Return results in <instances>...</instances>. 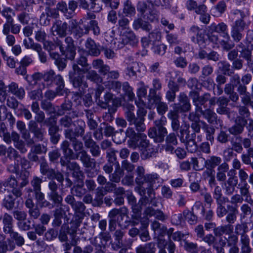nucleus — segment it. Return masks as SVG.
<instances>
[{
    "mask_svg": "<svg viewBox=\"0 0 253 253\" xmlns=\"http://www.w3.org/2000/svg\"><path fill=\"white\" fill-rule=\"evenodd\" d=\"M17 181L14 177H9L6 181L0 183V199L3 200V206L7 210L13 209L14 198L22 195L20 189L17 188Z\"/></svg>",
    "mask_w": 253,
    "mask_h": 253,
    "instance_id": "nucleus-1",
    "label": "nucleus"
},
{
    "mask_svg": "<svg viewBox=\"0 0 253 253\" xmlns=\"http://www.w3.org/2000/svg\"><path fill=\"white\" fill-rule=\"evenodd\" d=\"M186 9L199 15L200 21L204 24H208L211 20V15L208 13L207 6L203 3L198 4L195 0H187L185 3Z\"/></svg>",
    "mask_w": 253,
    "mask_h": 253,
    "instance_id": "nucleus-2",
    "label": "nucleus"
},
{
    "mask_svg": "<svg viewBox=\"0 0 253 253\" xmlns=\"http://www.w3.org/2000/svg\"><path fill=\"white\" fill-rule=\"evenodd\" d=\"M83 140L86 148L90 149V152L94 157H99L100 154L99 146L92 139L91 132H87L83 137Z\"/></svg>",
    "mask_w": 253,
    "mask_h": 253,
    "instance_id": "nucleus-3",
    "label": "nucleus"
},
{
    "mask_svg": "<svg viewBox=\"0 0 253 253\" xmlns=\"http://www.w3.org/2000/svg\"><path fill=\"white\" fill-rule=\"evenodd\" d=\"M90 68V67H89V68L81 69L77 65H76V64H74L73 65V69L75 72H77L78 73H87L86 76L87 79L95 83L102 82V78L95 71H89Z\"/></svg>",
    "mask_w": 253,
    "mask_h": 253,
    "instance_id": "nucleus-4",
    "label": "nucleus"
},
{
    "mask_svg": "<svg viewBox=\"0 0 253 253\" xmlns=\"http://www.w3.org/2000/svg\"><path fill=\"white\" fill-rule=\"evenodd\" d=\"M229 176L226 181H225L224 188L226 194L232 195L235 191L236 187L238 183L237 177L235 175L234 170H230L228 173Z\"/></svg>",
    "mask_w": 253,
    "mask_h": 253,
    "instance_id": "nucleus-5",
    "label": "nucleus"
},
{
    "mask_svg": "<svg viewBox=\"0 0 253 253\" xmlns=\"http://www.w3.org/2000/svg\"><path fill=\"white\" fill-rule=\"evenodd\" d=\"M48 187L49 189L48 196L50 200L55 204L61 205L63 198L58 192V186L56 183L53 180L50 181L48 184Z\"/></svg>",
    "mask_w": 253,
    "mask_h": 253,
    "instance_id": "nucleus-6",
    "label": "nucleus"
},
{
    "mask_svg": "<svg viewBox=\"0 0 253 253\" xmlns=\"http://www.w3.org/2000/svg\"><path fill=\"white\" fill-rule=\"evenodd\" d=\"M136 40V36L134 33L131 30H127L123 33L119 39L116 40L115 44L117 48H121L129 42H135Z\"/></svg>",
    "mask_w": 253,
    "mask_h": 253,
    "instance_id": "nucleus-7",
    "label": "nucleus"
},
{
    "mask_svg": "<svg viewBox=\"0 0 253 253\" xmlns=\"http://www.w3.org/2000/svg\"><path fill=\"white\" fill-rule=\"evenodd\" d=\"M147 111L143 107H139L137 112V117L134 123V126L137 131H144L146 127L144 124V117Z\"/></svg>",
    "mask_w": 253,
    "mask_h": 253,
    "instance_id": "nucleus-8",
    "label": "nucleus"
},
{
    "mask_svg": "<svg viewBox=\"0 0 253 253\" xmlns=\"http://www.w3.org/2000/svg\"><path fill=\"white\" fill-rule=\"evenodd\" d=\"M76 158H79L84 166L86 168L92 169L95 167L96 163L94 159H91L85 150L78 152Z\"/></svg>",
    "mask_w": 253,
    "mask_h": 253,
    "instance_id": "nucleus-9",
    "label": "nucleus"
},
{
    "mask_svg": "<svg viewBox=\"0 0 253 253\" xmlns=\"http://www.w3.org/2000/svg\"><path fill=\"white\" fill-rule=\"evenodd\" d=\"M247 124L246 119L241 117H238L236 120L235 124L229 128V131L234 135L240 134L243 132L244 128Z\"/></svg>",
    "mask_w": 253,
    "mask_h": 253,
    "instance_id": "nucleus-10",
    "label": "nucleus"
},
{
    "mask_svg": "<svg viewBox=\"0 0 253 253\" xmlns=\"http://www.w3.org/2000/svg\"><path fill=\"white\" fill-rule=\"evenodd\" d=\"M68 24L66 22L62 23L61 21L57 20L51 28V32L53 35H57L60 37H64L66 35Z\"/></svg>",
    "mask_w": 253,
    "mask_h": 253,
    "instance_id": "nucleus-11",
    "label": "nucleus"
},
{
    "mask_svg": "<svg viewBox=\"0 0 253 253\" xmlns=\"http://www.w3.org/2000/svg\"><path fill=\"white\" fill-rule=\"evenodd\" d=\"M178 109L180 112H187L191 109V104L187 96L184 93H180L178 97Z\"/></svg>",
    "mask_w": 253,
    "mask_h": 253,
    "instance_id": "nucleus-12",
    "label": "nucleus"
},
{
    "mask_svg": "<svg viewBox=\"0 0 253 253\" xmlns=\"http://www.w3.org/2000/svg\"><path fill=\"white\" fill-rule=\"evenodd\" d=\"M229 102V99L226 97L221 96L217 98V105L218 107L216 110V112L219 114H228L229 109L227 107V106Z\"/></svg>",
    "mask_w": 253,
    "mask_h": 253,
    "instance_id": "nucleus-13",
    "label": "nucleus"
},
{
    "mask_svg": "<svg viewBox=\"0 0 253 253\" xmlns=\"http://www.w3.org/2000/svg\"><path fill=\"white\" fill-rule=\"evenodd\" d=\"M8 91L18 98L22 99L24 98L25 94V90L23 87L19 86L17 83L12 82L8 85Z\"/></svg>",
    "mask_w": 253,
    "mask_h": 253,
    "instance_id": "nucleus-14",
    "label": "nucleus"
},
{
    "mask_svg": "<svg viewBox=\"0 0 253 253\" xmlns=\"http://www.w3.org/2000/svg\"><path fill=\"white\" fill-rule=\"evenodd\" d=\"M197 111L201 112L203 117L207 120L209 123L213 124L214 122H216L217 115L213 110L210 109H207L203 111L200 107H199L197 108Z\"/></svg>",
    "mask_w": 253,
    "mask_h": 253,
    "instance_id": "nucleus-15",
    "label": "nucleus"
},
{
    "mask_svg": "<svg viewBox=\"0 0 253 253\" xmlns=\"http://www.w3.org/2000/svg\"><path fill=\"white\" fill-rule=\"evenodd\" d=\"M200 160L205 162V165L204 167L207 169H212L218 166H219L222 161V159L220 157L215 156L210 157L207 160H205V159L203 158H201Z\"/></svg>",
    "mask_w": 253,
    "mask_h": 253,
    "instance_id": "nucleus-16",
    "label": "nucleus"
},
{
    "mask_svg": "<svg viewBox=\"0 0 253 253\" xmlns=\"http://www.w3.org/2000/svg\"><path fill=\"white\" fill-rule=\"evenodd\" d=\"M250 186L248 183H241L239 184V190L242 197L245 198V201L250 204H253V200L251 198L249 191Z\"/></svg>",
    "mask_w": 253,
    "mask_h": 253,
    "instance_id": "nucleus-17",
    "label": "nucleus"
},
{
    "mask_svg": "<svg viewBox=\"0 0 253 253\" xmlns=\"http://www.w3.org/2000/svg\"><path fill=\"white\" fill-rule=\"evenodd\" d=\"M229 170V166L226 163L220 165L217 169L216 178L218 181H225L226 179V173Z\"/></svg>",
    "mask_w": 253,
    "mask_h": 253,
    "instance_id": "nucleus-18",
    "label": "nucleus"
},
{
    "mask_svg": "<svg viewBox=\"0 0 253 253\" xmlns=\"http://www.w3.org/2000/svg\"><path fill=\"white\" fill-rule=\"evenodd\" d=\"M85 46L89 54L92 56H98L100 54V50L97 48L94 41L88 38L85 42Z\"/></svg>",
    "mask_w": 253,
    "mask_h": 253,
    "instance_id": "nucleus-19",
    "label": "nucleus"
},
{
    "mask_svg": "<svg viewBox=\"0 0 253 253\" xmlns=\"http://www.w3.org/2000/svg\"><path fill=\"white\" fill-rule=\"evenodd\" d=\"M61 149L63 151V153L65 157L67 159L70 160H73L75 159L74 153L70 148V143L67 140H64L62 142L61 144Z\"/></svg>",
    "mask_w": 253,
    "mask_h": 253,
    "instance_id": "nucleus-20",
    "label": "nucleus"
},
{
    "mask_svg": "<svg viewBox=\"0 0 253 253\" xmlns=\"http://www.w3.org/2000/svg\"><path fill=\"white\" fill-rule=\"evenodd\" d=\"M127 213V210L125 207L121 208L119 209H113L111 210L108 213L109 219L117 220V216L119 215L122 218L126 215Z\"/></svg>",
    "mask_w": 253,
    "mask_h": 253,
    "instance_id": "nucleus-21",
    "label": "nucleus"
},
{
    "mask_svg": "<svg viewBox=\"0 0 253 253\" xmlns=\"http://www.w3.org/2000/svg\"><path fill=\"white\" fill-rule=\"evenodd\" d=\"M84 182L79 181L78 183L75 185L71 189V193L77 197L82 198L86 193V189L84 187Z\"/></svg>",
    "mask_w": 253,
    "mask_h": 253,
    "instance_id": "nucleus-22",
    "label": "nucleus"
},
{
    "mask_svg": "<svg viewBox=\"0 0 253 253\" xmlns=\"http://www.w3.org/2000/svg\"><path fill=\"white\" fill-rule=\"evenodd\" d=\"M165 119V118L162 117L160 120L155 121V125L158 127V137L161 140L163 139L165 134L167 133V129L164 126L166 122Z\"/></svg>",
    "mask_w": 253,
    "mask_h": 253,
    "instance_id": "nucleus-23",
    "label": "nucleus"
},
{
    "mask_svg": "<svg viewBox=\"0 0 253 253\" xmlns=\"http://www.w3.org/2000/svg\"><path fill=\"white\" fill-rule=\"evenodd\" d=\"M116 166L114 172L110 175V180L113 182L118 183L121 180V177L123 175V170L121 169L119 163L115 162Z\"/></svg>",
    "mask_w": 253,
    "mask_h": 253,
    "instance_id": "nucleus-24",
    "label": "nucleus"
},
{
    "mask_svg": "<svg viewBox=\"0 0 253 253\" xmlns=\"http://www.w3.org/2000/svg\"><path fill=\"white\" fill-rule=\"evenodd\" d=\"M13 219L12 216L7 213H5L2 217L3 224V231L5 233L10 232L13 230Z\"/></svg>",
    "mask_w": 253,
    "mask_h": 253,
    "instance_id": "nucleus-25",
    "label": "nucleus"
},
{
    "mask_svg": "<svg viewBox=\"0 0 253 253\" xmlns=\"http://www.w3.org/2000/svg\"><path fill=\"white\" fill-rule=\"evenodd\" d=\"M140 72V65L136 62L129 64L126 69V74L130 77H136L137 73Z\"/></svg>",
    "mask_w": 253,
    "mask_h": 253,
    "instance_id": "nucleus-26",
    "label": "nucleus"
},
{
    "mask_svg": "<svg viewBox=\"0 0 253 253\" xmlns=\"http://www.w3.org/2000/svg\"><path fill=\"white\" fill-rule=\"evenodd\" d=\"M233 227L230 224H227L224 226H220L214 228V233L218 236H221L223 234H230L233 232Z\"/></svg>",
    "mask_w": 253,
    "mask_h": 253,
    "instance_id": "nucleus-27",
    "label": "nucleus"
},
{
    "mask_svg": "<svg viewBox=\"0 0 253 253\" xmlns=\"http://www.w3.org/2000/svg\"><path fill=\"white\" fill-rule=\"evenodd\" d=\"M57 44L60 46L61 52H63L65 50H67V49L75 47L74 44L73 40L70 37H66L65 39L64 43H62L59 40H57Z\"/></svg>",
    "mask_w": 253,
    "mask_h": 253,
    "instance_id": "nucleus-28",
    "label": "nucleus"
},
{
    "mask_svg": "<svg viewBox=\"0 0 253 253\" xmlns=\"http://www.w3.org/2000/svg\"><path fill=\"white\" fill-rule=\"evenodd\" d=\"M248 231V226L246 223L238 224L236 225L235 228V233L241 235L240 239H242V238H246L247 239H250L247 234Z\"/></svg>",
    "mask_w": 253,
    "mask_h": 253,
    "instance_id": "nucleus-29",
    "label": "nucleus"
},
{
    "mask_svg": "<svg viewBox=\"0 0 253 253\" xmlns=\"http://www.w3.org/2000/svg\"><path fill=\"white\" fill-rule=\"evenodd\" d=\"M133 27L135 30L141 28L148 32L150 31L151 29V25L141 18H138L134 21Z\"/></svg>",
    "mask_w": 253,
    "mask_h": 253,
    "instance_id": "nucleus-30",
    "label": "nucleus"
},
{
    "mask_svg": "<svg viewBox=\"0 0 253 253\" xmlns=\"http://www.w3.org/2000/svg\"><path fill=\"white\" fill-rule=\"evenodd\" d=\"M77 114L75 112H72L68 115L62 117L60 120V125L65 127H69L71 126L73 121L72 118L77 117Z\"/></svg>",
    "mask_w": 253,
    "mask_h": 253,
    "instance_id": "nucleus-31",
    "label": "nucleus"
},
{
    "mask_svg": "<svg viewBox=\"0 0 253 253\" xmlns=\"http://www.w3.org/2000/svg\"><path fill=\"white\" fill-rule=\"evenodd\" d=\"M136 177L135 182L137 184H144L146 178V174L145 175V169L142 166H138L136 169Z\"/></svg>",
    "mask_w": 253,
    "mask_h": 253,
    "instance_id": "nucleus-32",
    "label": "nucleus"
},
{
    "mask_svg": "<svg viewBox=\"0 0 253 253\" xmlns=\"http://www.w3.org/2000/svg\"><path fill=\"white\" fill-rule=\"evenodd\" d=\"M50 57L55 60V64L59 70H63L66 66V60L60 57L59 54L56 52L50 53Z\"/></svg>",
    "mask_w": 253,
    "mask_h": 253,
    "instance_id": "nucleus-33",
    "label": "nucleus"
},
{
    "mask_svg": "<svg viewBox=\"0 0 253 253\" xmlns=\"http://www.w3.org/2000/svg\"><path fill=\"white\" fill-rule=\"evenodd\" d=\"M72 108V103L71 101L65 100L60 107L56 106V114L58 115H63L66 112L71 110Z\"/></svg>",
    "mask_w": 253,
    "mask_h": 253,
    "instance_id": "nucleus-34",
    "label": "nucleus"
},
{
    "mask_svg": "<svg viewBox=\"0 0 253 253\" xmlns=\"http://www.w3.org/2000/svg\"><path fill=\"white\" fill-rule=\"evenodd\" d=\"M222 36L223 39L221 40L220 43L223 48L227 50L232 48L234 44L231 42L228 34L227 32L224 33Z\"/></svg>",
    "mask_w": 253,
    "mask_h": 253,
    "instance_id": "nucleus-35",
    "label": "nucleus"
},
{
    "mask_svg": "<svg viewBox=\"0 0 253 253\" xmlns=\"http://www.w3.org/2000/svg\"><path fill=\"white\" fill-rule=\"evenodd\" d=\"M123 12L127 16H131L135 13V8L129 0H126L124 4Z\"/></svg>",
    "mask_w": 253,
    "mask_h": 253,
    "instance_id": "nucleus-36",
    "label": "nucleus"
},
{
    "mask_svg": "<svg viewBox=\"0 0 253 253\" xmlns=\"http://www.w3.org/2000/svg\"><path fill=\"white\" fill-rule=\"evenodd\" d=\"M67 168L73 171V175L74 176L80 177L83 175V172L80 169V166L76 162H69L68 163Z\"/></svg>",
    "mask_w": 253,
    "mask_h": 253,
    "instance_id": "nucleus-37",
    "label": "nucleus"
},
{
    "mask_svg": "<svg viewBox=\"0 0 253 253\" xmlns=\"http://www.w3.org/2000/svg\"><path fill=\"white\" fill-rule=\"evenodd\" d=\"M23 45L26 49H32L35 51L39 50L40 47L41 46L40 44L35 42L31 38L24 39Z\"/></svg>",
    "mask_w": 253,
    "mask_h": 253,
    "instance_id": "nucleus-38",
    "label": "nucleus"
},
{
    "mask_svg": "<svg viewBox=\"0 0 253 253\" xmlns=\"http://www.w3.org/2000/svg\"><path fill=\"white\" fill-rule=\"evenodd\" d=\"M201 123L203 125V128L207 133V140L212 142L214 140L213 135L215 132V129L212 127L209 126L205 122L201 121Z\"/></svg>",
    "mask_w": 253,
    "mask_h": 253,
    "instance_id": "nucleus-39",
    "label": "nucleus"
},
{
    "mask_svg": "<svg viewBox=\"0 0 253 253\" xmlns=\"http://www.w3.org/2000/svg\"><path fill=\"white\" fill-rule=\"evenodd\" d=\"M191 30L194 32H197L196 42L200 45H202L205 43V35L202 33L199 28L197 26H193Z\"/></svg>",
    "mask_w": 253,
    "mask_h": 253,
    "instance_id": "nucleus-40",
    "label": "nucleus"
},
{
    "mask_svg": "<svg viewBox=\"0 0 253 253\" xmlns=\"http://www.w3.org/2000/svg\"><path fill=\"white\" fill-rule=\"evenodd\" d=\"M184 248L190 253H198L199 248L198 245L193 242H190L186 240H184Z\"/></svg>",
    "mask_w": 253,
    "mask_h": 253,
    "instance_id": "nucleus-41",
    "label": "nucleus"
},
{
    "mask_svg": "<svg viewBox=\"0 0 253 253\" xmlns=\"http://www.w3.org/2000/svg\"><path fill=\"white\" fill-rule=\"evenodd\" d=\"M9 234L11 239H13L18 246H22L24 244L25 241L22 236H21L18 232L13 231V230L10 232H7Z\"/></svg>",
    "mask_w": 253,
    "mask_h": 253,
    "instance_id": "nucleus-42",
    "label": "nucleus"
},
{
    "mask_svg": "<svg viewBox=\"0 0 253 253\" xmlns=\"http://www.w3.org/2000/svg\"><path fill=\"white\" fill-rule=\"evenodd\" d=\"M42 182V179L38 176H34L31 181V185L33 189H29L30 192L39 191L41 190V184Z\"/></svg>",
    "mask_w": 253,
    "mask_h": 253,
    "instance_id": "nucleus-43",
    "label": "nucleus"
},
{
    "mask_svg": "<svg viewBox=\"0 0 253 253\" xmlns=\"http://www.w3.org/2000/svg\"><path fill=\"white\" fill-rule=\"evenodd\" d=\"M137 140V145L142 149L146 148L149 145L148 140H147V136L143 134H139Z\"/></svg>",
    "mask_w": 253,
    "mask_h": 253,
    "instance_id": "nucleus-44",
    "label": "nucleus"
},
{
    "mask_svg": "<svg viewBox=\"0 0 253 253\" xmlns=\"http://www.w3.org/2000/svg\"><path fill=\"white\" fill-rule=\"evenodd\" d=\"M241 243V252L240 253H251L252 249L250 246V239L242 238L240 239Z\"/></svg>",
    "mask_w": 253,
    "mask_h": 253,
    "instance_id": "nucleus-45",
    "label": "nucleus"
},
{
    "mask_svg": "<svg viewBox=\"0 0 253 253\" xmlns=\"http://www.w3.org/2000/svg\"><path fill=\"white\" fill-rule=\"evenodd\" d=\"M1 14L6 18L7 22L10 23L13 22L12 17L15 15V13L13 9L9 7L4 8L2 10Z\"/></svg>",
    "mask_w": 253,
    "mask_h": 253,
    "instance_id": "nucleus-46",
    "label": "nucleus"
},
{
    "mask_svg": "<svg viewBox=\"0 0 253 253\" xmlns=\"http://www.w3.org/2000/svg\"><path fill=\"white\" fill-rule=\"evenodd\" d=\"M131 206L133 212V214L132 215V218L134 219L139 220L141 217V206L136 203L134 204L131 205Z\"/></svg>",
    "mask_w": 253,
    "mask_h": 253,
    "instance_id": "nucleus-47",
    "label": "nucleus"
},
{
    "mask_svg": "<svg viewBox=\"0 0 253 253\" xmlns=\"http://www.w3.org/2000/svg\"><path fill=\"white\" fill-rule=\"evenodd\" d=\"M179 109L178 107V104L174 103L173 105V110H170L168 114V117L170 120L179 119Z\"/></svg>",
    "mask_w": 253,
    "mask_h": 253,
    "instance_id": "nucleus-48",
    "label": "nucleus"
},
{
    "mask_svg": "<svg viewBox=\"0 0 253 253\" xmlns=\"http://www.w3.org/2000/svg\"><path fill=\"white\" fill-rule=\"evenodd\" d=\"M173 229L170 228L167 232V234L169 238H171L174 241H180L184 237V234L180 232L177 231L173 233Z\"/></svg>",
    "mask_w": 253,
    "mask_h": 253,
    "instance_id": "nucleus-49",
    "label": "nucleus"
},
{
    "mask_svg": "<svg viewBox=\"0 0 253 253\" xmlns=\"http://www.w3.org/2000/svg\"><path fill=\"white\" fill-rule=\"evenodd\" d=\"M209 27L217 33L222 34L226 32L227 29V26L224 23H221L218 25L213 23Z\"/></svg>",
    "mask_w": 253,
    "mask_h": 253,
    "instance_id": "nucleus-50",
    "label": "nucleus"
},
{
    "mask_svg": "<svg viewBox=\"0 0 253 253\" xmlns=\"http://www.w3.org/2000/svg\"><path fill=\"white\" fill-rule=\"evenodd\" d=\"M230 211L232 212L229 213L226 216V221L229 223H233L237 218L236 214L238 213V210L236 207L231 208Z\"/></svg>",
    "mask_w": 253,
    "mask_h": 253,
    "instance_id": "nucleus-51",
    "label": "nucleus"
},
{
    "mask_svg": "<svg viewBox=\"0 0 253 253\" xmlns=\"http://www.w3.org/2000/svg\"><path fill=\"white\" fill-rule=\"evenodd\" d=\"M41 107L42 109L49 111L50 113H56V111H55L56 109V107H54L52 103L47 100H43L41 103Z\"/></svg>",
    "mask_w": 253,
    "mask_h": 253,
    "instance_id": "nucleus-52",
    "label": "nucleus"
},
{
    "mask_svg": "<svg viewBox=\"0 0 253 253\" xmlns=\"http://www.w3.org/2000/svg\"><path fill=\"white\" fill-rule=\"evenodd\" d=\"M90 30V28L88 26H84V29L78 26L76 28L72 33L75 35V36L78 38H81L84 34H87L88 33Z\"/></svg>",
    "mask_w": 253,
    "mask_h": 253,
    "instance_id": "nucleus-53",
    "label": "nucleus"
},
{
    "mask_svg": "<svg viewBox=\"0 0 253 253\" xmlns=\"http://www.w3.org/2000/svg\"><path fill=\"white\" fill-rule=\"evenodd\" d=\"M55 75H56L54 71L50 70L43 74V79L45 82L52 84L53 83V80Z\"/></svg>",
    "mask_w": 253,
    "mask_h": 253,
    "instance_id": "nucleus-54",
    "label": "nucleus"
},
{
    "mask_svg": "<svg viewBox=\"0 0 253 253\" xmlns=\"http://www.w3.org/2000/svg\"><path fill=\"white\" fill-rule=\"evenodd\" d=\"M63 92L60 90H58L56 88L55 91L52 90H47L44 94L45 97L49 100H52L54 99L57 95H63Z\"/></svg>",
    "mask_w": 253,
    "mask_h": 253,
    "instance_id": "nucleus-55",
    "label": "nucleus"
},
{
    "mask_svg": "<svg viewBox=\"0 0 253 253\" xmlns=\"http://www.w3.org/2000/svg\"><path fill=\"white\" fill-rule=\"evenodd\" d=\"M53 82L57 85L56 89L63 92L64 88V82L61 76L60 75H56Z\"/></svg>",
    "mask_w": 253,
    "mask_h": 253,
    "instance_id": "nucleus-56",
    "label": "nucleus"
},
{
    "mask_svg": "<svg viewBox=\"0 0 253 253\" xmlns=\"http://www.w3.org/2000/svg\"><path fill=\"white\" fill-rule=\"evenodd\" d=\"M159 178V176L157 173L147 174L145 183H148L150 186H152Z\"/></svg>",
    "mask_w": 253,
    "mask_h": 253,
    "instance_id": "nucleus-57",
    "label": "nucleus"
},
{
    "mask_svg": "<svg viewBox=\"0 0 253 253\" xmlns=\"http://www.w3.org/2000/svg\"><path fill=\"white\" fill-rule=\"evenodd\" d=\"M166 39L167 42L170 44L171 46L178 44L180 42V41L179 40L178 36L172 34H168L166 36Z\"/></svg>",
    "mask_w": 253,
    "mask_h": 253,
    "instance_id": "nucleus-58",
    "label": "nucleus"
},
{
    "mask_svg": "<svg viewBox=\"0 0 253 253\" xmlns=\"http://www.w3.org/2000/svg\"><path fill=\"white\" fill-rule=\"evenodd\" d=\"M119 28L122 30H129V21L128 19L125 17H122L118 21Z\"/></svg>",
    "mask_w": 253,
    "mask_h": 253,
    "instance_id": "nucleus-59",
    "label": "nucleus"
},
{
    "mask_svg": "<svg viewBox=\"0 0 253 253\" xmlns=\"http://www.w3.org/2000/svg\"><path fill=\"white\" fill-rule=\"evenodd\" d=\"M29 96L31 99H40L42 97V92L41 88L31 91L29 93Z\"/></svg>",
    "mask_w": 253,
    "mask_h": 253,
    "instance_id": "nucleus-60",
    "label": "nucleus"
},
{
    "mask_svg": "<svg viewBox=\"0 0 253 253\" xmlns=\"http://www.w3.org/2000/svg\"><path fill=\"white\" fill-rule=\"evenodd\" d=\"M18 19L19 22L23 24H28L30 20L29 14L26 12H22L18 15Z\"/></svg>",
    "mask_w": 253,
    "mask_h": 253,
    "instance_id": "nucleus-61",
    "label": "nucleus"
},
{
    "mask_svg": "<svg viewBox=\"0 0 253 253\" xmlns=\"http://www.w3.org/2000/svg\"><path fill=\"white\" fill-rule=\"evenodd\" d=\"M154 44L153 50L156 53L159 55H163L165 53L167 49V46L165 44L163 43Z\"/></svg>",
    "mask_w": 253,
    "mask_h": 253,
    "instance_id": "nucleus-62",
    "label": "nucleus"
},
{
    "mask_svg": "<svg viewBox=\"0 0 253 253\" xmlns=\"http://www.w3.org/2000/svg\"><path fill=\"white\" fill-rule=\"evenodd\" d=\"M245 26V22L242 19H240L236 21L235 24L232 27V30L241 32L244 30Z\"/></svg>",
    "mask_w": 253,
    "mask_h": 253,
    "instance_id": "nucleus-63",
    "label": "nucleus"
},
{
    "mask_svg": "<svg viewBox=\"0 0 253 253\" xmlns=\"http://www.w3.org/2000/svg\"><path fill=\"white\" fill-rule=\"evenodd\" d=\"M35 38L38 42L43 43L45 41L46 34L44 31L39 30L35 32Z\"/></svg>",
    "mask_w": 253,
    "mask_h": 253,
    "instance_id": "nucleus-64",
    "label": "nucleus"
}]
</instances>
